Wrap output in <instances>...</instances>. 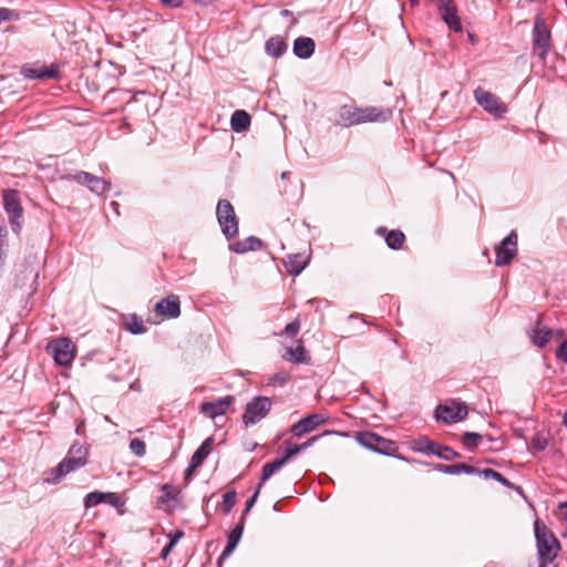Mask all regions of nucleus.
<instances>
[{"label": "nucleus", "instance_id": "obj_1", "mask_svg": "<svg viewBox=\"0 0 567 567\" xmlns=\"http://www.w3.org/2000/svg\"><path fill=\"white\" fill-rule=\"evenodd\" d=\"M89 451L81 444H72L65 457L51 470L44 473L43 481L47 484H58L68 474L83 467L87 463Z\"/></svg>", "mask_w": 567, "mask_h": 567}, {"label": "nucleus", "instance_id": "obj_2", "mask_svg": "<svg viewBox=\"0 0 567 567\" xmlns=\"http://www.w3.org/2000/svg\"><path fill=\"white\" fill-rule=\"evenodd\" d=\"M538 567H555L554 561L560 551V544L554 533L540 519L534 522Z\"/></svg>", "mask_w": 567, "mask_h": 567}, {"label": "nucleus", "instance_id": "obj_3", "mask_svg": "<svg viewBox=\"0 0 567 567\" xmlns=\"http://www.w3.org/2000/svg\"><path fill=\"white\" fill-rule=\"evenodd\" d=\"M216 216L221 233L227 239H231L238 235V218L229 200H218Z\"/></svg>", "mask_w": 567, "mask_h": 567}, {"label": "nucleus", "instance_id": "obj_4", "mask_svg": "<svg viewBox=\"0 0 567 567\" xmlns=\"http://www.w3.org/2000/svg\"><path fill=\"white\" fill-rule=\"evenodd\" d=\"M3 207L9 216V223L13 233L19 234L23 221V208L19 193L14 189H6L2 194Z\"/></svg>", "mask_w": 567, "mask_h": 567}, {"label": "nucleus", "instance_id": "obj_5", "mask_svg": "<svg viewBox=\"0 0 567 567\" xmlns=\"http://www.w3.org/2000/svg\"><path fill=\"white\" fill-rule=\"evenodd\" d=\"M48 352L59 365L68 367L75 355V346L69 338H58L47 346Z\"/></svg>", "mask_w": 567, "mask_h": 567}, {"label": "nucleus", "instance_id": "obj_6", "mask_svg": "<svg viewBox=\"0 0 567 567\" xmlns=\"http://www.w3.org/2000/svg\"><path fill=\"white\" fill-rule=\"evenodd\" d=\"M550 50V31L542 17H537L533 28V51L545 61Z\"/></svg>", "mask_w": 567, "mask_h": 567}, {"label": "nucleus", "instance_id": "obj_7", "mask_svg": "<svg viewBox=\"0 0 567 567\" xmlns=\"http://www.w3.org/2000/svg\"><path fill=\"white\" fill-rule=\"evenodd\" d=\"M357 441L364 447L382 455H392L396 447L395 443L373 432L364 431L357 434Z\"/></svg>", "mask_w": 567, "mask_h": 567}, {"label": "nucleus", "instance_id": "obj_8", "mask_svg": "<svg viewBox=\"0 0 567 567\" xmlns=\"http://www.w3.org/2000/svg\"><path fill=\"white\" fill-rule=\"evenodd\" d=\"M468 409L464 402L452 400L445 404H440L435 409V419L445 424L456 423L467 416Z\"/></svg>", "mask_w": 567, "mask_h": 567}, {"label": "nucleus", "instance_id": "obj_9", "mask_svg": "<svg viewBox=\"0 0 567 567\" xmlns=\"http://www.w3.org/2000/svg\"><path fill=\"white\" fill-rule=\"evenodd\" d=\"M495 266L504 267L509 265L517 255V234L511 231L499 245L495 247Z\"/></svg>", "mask_w": 567, "mask_h": 567}, {"label": "nucleus", "instance_id": "obj_10", "mask_svg": "<svg viewBox=\"0 0 567 567\" xmlns=\"http://www.w3.org/2000/svg\"><path fill=\"white\" fill-rule=\"evenodd\" d=\"M474 97L478 105L495 117H502L506 112V105L495 94L477 87L474 91Z\"/></svg>", "mask_w": 567, "mask_h": 567}, {"label": "nucleus", "instance_id": "obj_11", "mask_svg": "<svg viewBox=\"0 0 567 567\" xmlns=\"http://www.w3.org/2000/svg\"><path fill=\"white\" fill-rule=\"evenodd\" d=\"M271 408V401L266 396H257L248 402L243 415V421L246 425L256 424L264 419Z\"/></svg>", "mask_w": 567, "mask_h": 567}, {"label": "nucleus", "instance_id": "obj_12", "mask_svg": "<svg viewBox=\"0 0 567 567\" xmlns=\"http://www.w3.org/2000/svg\"><path fill=\"white\" fill-rule=\"evenodd\" d=\"M443 21L451 30L462 32V23L457 14V7L454 0H434Z\"/></svg>", "mask_w": 567, "mask_h": 567}, {"label": "nucleus", "instance_id": "obj_13", "mask_svg": "<svg viewBox=\"0 0 567 567\" xmlns=\"http://www.w3.org/2000/svg\"><path fill=\"white\" fill-rule=\"evenodd\" d=\"M73 179L79 184L86 185L89 189L96 195H103L109 192L111 187V184L104 178L83 171L78 172L73 176Z\"/></svg>", "mask_w": 567, "mask_h": 567}, {"label": "nucleus", "instance_id": "obj_14", "mask_svg": "<svg viewBox=\"0 0 567 567\" xmlns=\"http://www.w3.org/2000/svg\"><path fill=\"white\" fill-rule=\"evenodd\" d=\"M327 420L328 417L323 414H311L292 424L290 431L295 436L300 437L324 424Z\"/></svg>", "mask_w": 567, "mask_h": 567}, {"label": "nucleus", "instance_id": "obj_15", "mask_svg": "<svg viewBox=\"0 0 567 567\" xmlns=\"http://www.w3.org/2000/svg\"><path fill=\"white\" fill-rule=\"evenodd\" d=\"M359 124L385 122L392 116L390 109H382L377 106L358 107Z\"/></svg>", "mask_w": 567, "mask_h": 567}, {"label": "nucleus", "instance_id": "obj_16", "mask_svg": "<svg viewBox=\"0 0 567 567\" xmlns=\"http://www.w3.org/2000/svg\"><path fill=\"white\" fill-rule=\"evenodd\" d=\"M155 312L164 318L175 319L181 315L179 299L175 295H169L161 299L155 306Z\"/></svg>", "mask_w": 567, "mask_h": 567}, {"label": "nucleus", "instance_id": "obj_17", "mask_svg": "<svg viewBox=\"0 0 567 567\" xmlns=\"http://www.w3.org/2000/svg\"><path fill=\"white\" fill-rule=\"evenodd\" d=\"M234 400L233 395H226L216 401L205 402L200 406V412L210 419H216L227 412Z\"/></svg>", "mask_w": 567, "mask_h": 567}, {"label": "nucleus", "instance_id": "obj_18", "mask_svg": "<svg viewBox=\"0 0 567 567\" xmlns=\"http://www.w3.org/2000/svg\"><path fill=\"white\" fill-rule=\"evenodd\" d=\"M420 451L423 453H430L434 454L437 457L445 460V461H453L457 457H460V453L454 451L453 449L441 445L434 441L425 440L423 443H421Z\"/></svg>", "mask_w": 567, "mask_h": 567}, {"label": "nucleus", "instance_id": "obj_19", "mask_svg": "<svg viewBox=\"0 0 567 567\" xmlns=\"http://www.w3.org/2000/svg\"><path fill=\"white\" fill-rule=\"evenodd\" d=\"M244 516L240 517L239 523L230 530L227 537V545L224 548L221 555L218 558V565H221V561L226 558H228L233 551L236 549L243 533H244Z\"/></svg>", "mask_w": 567, "mask_h": 567}, {"label": "nucleus", "instance_id": "obj_20", "mask_svg": "<svg viewBox=\"0 0 567 567\" xmlns=\"http://www.w3.org/2000/svg\"><path fill=\"white\" fill-rule=\"evenodd\" d=\"M357 112V106L348 104L340 106L337 113L336 124L343 127L359 125V117Z\"/></svg>", "mask_w": 567, "mask_h": 567}, {"label": "nucleus", "instance_id": "obj_21", "mask_svg": "<svg viewBox=\"0 0 567 567\" xmlns=\"http://www.w3.org/2000/svg\"><path fill=\"white\" fill-rule=\"evenodd\" d=\"M310 257L306 254H292L285 260V268L291 276H298L307 267Z\"/></svg>", "mask_w": 567, "mask_h": 567}, {"label": "nucleus", "instance_id": "obj_22", "mask_svg": "<svg viewBox=\"0 0 567 567\" xmlns=\"http://www.w3.org/2000/svg\"><path fill=\"white\" fill-rule=\"evenodd\" d=\"M213 442H214V439L208 437L195 451V453L193 454V456L190 458V463H189L188 467L186 468V472H185L186 475L190 474L194 470H196L197 467H199L203 464L205 458L210 453V447H212Z\"/></svg>", "mask_w": 567, "mask_h": 567}, {"label": "nucleus", "instance_id": "obj_23", "mask_svg": "<svg viewBox=\"0 0 567 567\" xmlns=\"http://www.w3.org/2000/svg\"><path fill=\"white\" fill-rule=\"evenodd\" d=\"M315 41L308 37H299L293 42V53L299 59H309L315 52Z\"/></svg>", "mask_w": 567, "mask_h": 567}, {"label": "nucleus", "instance_id": "obj_24", "mask_svg": "<svg viewBox=\"0 0 567 567\" xmlns=\"http://www.w3.org/2000/svg\"><path fill=\"white\" fill-rule=\"evenodd\" d=\"M264 243L261 239L255 236H249L244 240H238L229 246L230 250L236 254H246L248 251H254L261 249Z\"/></svg>", "mask_w": 567, "mask_h": 567}, {"label": "nucleus", "instance_id": "obj_25", "mask_svg": "<svg viewBox=\"0 0 567 567\" xmlns=\"http://www.w3.org/2000/svg\"><path fill=\"white\" fill-rule=\"evenodd\" d=\"M553 330L542 326L540 321L537 322L535 329L529 333L533 344L538 348H544L549 342Z\"/></svg>", "mask_w": 567, "mask_h": 567}, {"label": "nucleus", "instance_id": "obj_26", "mask_svg": "<svg viewBox=\"0 0 567 567\" xmlns=\"http://www.w3.org/2000/svg\"><path fill=\"white\" fill-rule=\"evenodd\" d=\"M287 42L280 35L269 38L265 44V51L272 58H280L287 51Z\"/></svg>", "mask_w": 567, "mask_h": 567}, {"label": "nucleus", "instance_id": "obj_27", "mask_svg": "<svg viewBox=\"0 0 567 567\" xmlns=\"http://www.w3.org/2000/svg\"><path fill=\"white\" fill-rule=\"evenodd\" d=\"M379 235H385V243L391 249H400L405 240V235L401 230L386 231L385 227H379L377 229Z\"/></svg>", "mask_w": 567, "mask_h": 567}, {"label": "nucleus", "instance_id": "obj_28", "mask_svg": "<svg viewBox=\"0 0 567 567\" xmlns=\"http://www.w3.org/2000/svg\"><path fill=\"white\" fill-rule=\"evenodd\" d=\"M22 73L27 79H54L58 76V70L53 66H42L39 69L32 66H23Z\"/></svg>", "mask_w": 567, "mask_h": 567}, {"label": "nucleus", "instance_id": "obj_29", "mask_svg": "<svg viewBox=\"0 0 567 567\" xmlns=\"http://www.w3.org/2000/svg\"><path fill=\"white\" fill-rule=\"evenodd\" d=\"M250 126V115L244 111L238 110L235 111L230 118V127L234 132L241 133L249 128Z\"/></svg>", "mask_w": 567, "mask_h": 567}, {"label": "nucleus", "instance_id": "obj_30", "mask_svg": "<svg viewBox=\"0 0 567 567\" xmlns=\"http://www.w3.org/2000/svg\"><path fill=\"white\" fill-rule=\"evenodd\" d=\"M436 470L439 472H442L444 474H450V475H457L461 473H465V474H478L480 473L478 468H476L472 465L463 464V463L452 464V465L439 464L436 466Z\"/></svg>", "mask_w": 567, "mask_h": 567}, {"label": "nucleus", "instance_id": "obj_31", "mask_svg": "<svg viewBox=\"0 0 567 567\" xmlns=\"http://www.w3.org/2000/svg\"><path fill=\"white\" fill-rule=\"evenodd\" d=\"M282 359L292 362V363H308L309 357L307 354V351L305 347L299 343L296 348H288L286 349L285 353L282 354Z\"/></svg>", "mask_w": 567, "mask_h": 567}, {"label": "nucleus", "instance_id": "obj_32", "mask_svg": "<svg viewBox=\"0 0 567 567\" xmlns=\"http://www.w3.org/2000/svg\"><path fill=\"white\" fill-rule=\"evenodd\" d=\"M124 327L127 331L133 334H141L146 332V327L144 326L143 320L136 315H128L124 317Z\"/></svg>", "mask_w": 567, "mask_h": 567}, {"label": "nucleus", "instance_id": "obj_33", "mask_svg": "<svg viewBox=\"0 0 567 567\" xmlns=\"http://www.w3.org/2000/svg\"><path fill=\"white\" fill-rule=\"evenodd\" d=\"M285 465V462L279 457L264 465L260 483L264 484L268 481L278 470H280Z\"/></svg>", "mask_w": 567, "mask_h": 567}, {"label": "nucleus", "instance_id": "obj_34", "mask_svg": "<svg viewBox=\"0 0 567 567\" xmlns=\"http://www.w3.org/2000/svg\"><path fill=\"white\" fill-rule=\"evenodd\" d=\"M106 498H114V496L112 495V493H102L97 491L91 492L85 496L84 505L85 507L96 506L101 503H104Z\"/></svg>", "mask_w": 567, "mask_h": 567}, {"label": "nucleus", "instance_id": "obj_35", "mask_svg": "<svg viewBox=\"0 0 567 567\" xmlns=\"http://www.w3.org/2000/svg\"><path fill=\"white\" fill-rule=\"evenodd\" d=\"M480 475L484 476L486 480L488 478H493L497 482H499L502 485L508 487V488H513L514 487V484L511 483L507 478H505L501 473L492 470V468H484V470H480Z\"/></svg>", "mask_w": 567, "mask_h": 567}, {"label": "nucleus", "instance_id": "obj_36", "mask_svg": "<svg viewBox=\"0 0 567 567\" xmlns=\"http://www.w3.org/2000/svg\"><path fill=\"white\" fill-rule=\"evenodd\" d=\"M483 436L475 432H464L462 435V443L463 445L468 449L473 450L478 446L481 443Z\"/></svg>", "mask_w": 567, "mask_h": 567}, {"label": "nucleus", "instance_id": "obj_37", "mask_svg": "<svg viewBox=\"0 0 567 567\" xmlns=\"http://www.w3.org/2000/svg\"><path fill=\"white\" fill-rule=\"evenodd\" d=\"M236 491L231 489L223 495L221 511L225 515L229 514L236 504Z\"/></svg>", "mask_w": 567, "mask_h": 567}, {"label": "nucleus", "instance_id": "obj_38", "mask_svg": "<svg viewBox=\"0 0 567 567\" xmlns=\"http://www.w3.org/2000/svg\"><path fill=\"white\" fill-rule=\"evenodd\" d=\"M130 450L135 456L142 457L146 453L145 442L138 437H134L130 442Z\"/></svg>", "mask_w": 567, "mask_h": 567}, {"label": "nucleus", "instance_id": "obj_39", "mask_svg": "<svg viewBox=\"0 0 567 567\" xmlns=\"http://www.w3.org/2000/svg\"><path fill=\"white\" fill-rule=\"evenodd\" d=\"M548 445V439L543 433H536L532 439V446L534 450L540 452L544 451Z\"/></svg>", "mask_w": 567, "mask_h": 567}, {"label": "nucleus", "instance_id": "obj_40", "mask_svg": "<svg viewBox=\"0 0 567 567\" xmlns=\"http://www.w3.org/2000/svg\"><path fill=\"white\" fill-rule=\"evenodd\" d=\"M290 379L289 373L280 371L269 377L268 383L271 385H285Z\"/></svg>", "mask_w": 567, "mask_h": 567}, {"label": "nucleus", "instance_id": "obj_41", "mask_svg": "<svg viewBox=\"0 0 567 567\" xmlns=\"http://www.w3.org/2000/svg\"><path fill=\"white\" fill-rule=\"evenodd\" d=\"M20 19V14L8 8H0V24L6 21H17Z\"/></svg>", "mask_w": 567, "mask_h": 567}, {"label": "nucleus", "instance_id": "obj_42", "mask_svg": "<svg viewBox=\"0 0 567 567\" xmlns=\"http://www.w3.org/2000/svg\"><path fill=\"white\" fill-rule=\"evenodd\" d=\"M173 499V487L169 484H164L161 488V495L158 497L159 503H168Z\"/></svg>", "mask_w": 567, "mask_h": 567}, {"label": "nucleus", "instance_id": "obj_43", "mask_svg": "<svg viewBox=\"0 0 567 567\" xmlns=\"http://www.w3.org/2000/svg\"><path fill=\"white\" fill-rule=\"evenodd\" d=\"M300 452L301 447L299 446V444H291L286 449L285 454L280 458L286 464L291 457L299 454Z\"/></svg>", "mask_w": 567, "mask_h": 567}, {"label": "nucleus", "instance_id": "obj_44", "mask_svg": "<svg viewBox=\"0 0 567 567\" xmlns=\"http://www.w3.org/2000/svg\"><path fill=\"white\" fill-rule=\"evenodd\" d=\"M260 489H261V484H259L257 486V489L255 491V493L247 499L245 511H244V513L241 515V516H244V519L246 518V515L249 513V511L255 505V503H256V501L258 498V495L260 493Z\"/></svg>", "mask_w": 567, "mask_h": 567}, {"label": "nucleus", "instance_id": "obj_45", "mask_svg": "<svg viewBox=\"0 0 567 567\" xmlns=\"http://www.w3.org/2000/svg\"><path fill=\"white\" fill-rule=\"evenodd\" d=\"M300 330V321L298 319L289 322L285 327V333L289 337H295Z\"/></svg>", "mask_w": 567, "mask_h": 567}, {"label": "nucleus", "instance_id": "obj_46", "mask_svg": "<svg viewBox=\"0 0 567 567\" xmlns=\"http://www.w3.org/2000/svg\"><path fill=\"white\" fill-rule=\"evenodd\" d=\"M556 358L567 364V339L556 349Z\"/></svg>", "mask_w": 567, "mask_h": 567}, {"label": "nucleus", "instance_id": "obj_47", "mask_svg": "<svg viewBox=\"0 0 567 567\" xmlns=\"http://www.w3.org/2000/svg\"><path fill=\"white\" fill-rule=\"evenodd\" d=\"M7 230L6 227L0 224V265L3 264L4 260V247H6V238Z\"/></svg>", "mask_w": 567, "mask_h": 567}, {"label": "nucleus", "instance_id": "obj_48", "mask_svg": "<svg viewBox=\"0 0 567 567\" xmlns=\"http://www.w3.org/2000/svg\"><path fill=\"white\" fill-rule=\"evenodd\" d=\"M184 536V532L181 529L173 530L168 534L169 542L168 544L175 546L179 539Z\"/></svg>", "mask_w": 567, "mask_h": 567}, {"label": "nucleus", "instance_id": "obj_49", "mask_svg": "<svg viewBox=\"0 0 567 567\" xmlns=\"http://www.w3.org/2000/svg\"><path fill=\"white\" fill-rule=\"evenodd\" d=\"M112 495L114 496V498H106V501H104V502L109 503L115 507L121 506L123 503H122L120 496L116 493H112Z\"/></svg>", "mask_w": 567, "mask_h": 567}, {"label": "nucleus", "instance_id": "obj_50", "mask_svg": "<svg viewBox=\"0 0 567 567\" xmlns=\"http://www.w3.org/2000/svg\"><path fill=\"white\" fill-rule=\"evenodd\" d=\"M175 546L171 545V544H166L165 547L162 549V553H161V557L163 559H166L167 556L171 554V551L173 550Z\"/></svg>", "mask_w": 567, "mask_h": 567}, {"label": "nucleus", "instance_id": "obj_51", "mask_svg": "<svg viewBox=\"0 0 567 567\" xmlns=\"http://www.w3.org/2000/svg\"><path fill=\"white\" fill-rule=\"evenodd\" d=\"M165 6L177 8L183 3V0H162Z\"/></svg>", "mask_w": 567, "mask_h": 567}, {"label": "nucleus", "instance_id": "obj_52", "mask_svg": "<svg viewBox=\"0 0 567 567\" xmlns=\"http://www.w3.org/2000/svg\"><path fill=\"white\" fill-rule=\"evenodd\" d=\"M317 440H318V436H312L307 442L299 444V446L301 447V451L310 447Z\"/></svg>", "mask_w": 567, "mask_h": 567}, {"label": "nucleus", "instance_id": "obj_53", "mask_svg": "<svg viewBox=\"0 0 567 567\" xmlns=\"http://www.w3.org/2000/svg\"><path fill=\"white\" fill-rule=\"evenodd\" d=\"M563 424L567 429V410L565 411V413L563 415Z\"/></svg>", "mask_w": 567, "mask_h": 567}, {"label": "nucleus", "instance_id": "obj_54", "mask_svg": "<svg viewBox=\"0 0 567 567\" xmlns=\"http://www.w3.org/2000/svg\"><path fill=\"white\" fill-rule=\"evenodd\" d=\"M409 2L411 3V6L415 7L419 4V0H409Z\"/></svg>", "mask_w": 567, "mask_h": 567}, {"label": "nucleus", "instance_id": "obj_55", "mask_svg": "<svg viewBox=\"0 0 567 567\" xmlns=\"http://www.w3.org/2000/svg\"><path fill=\"white\" fill-rule=\"evenodd\" d=\"M557 336H558V337H563V336H564V331H563V330H558V331H557Z\"/></svg>", "mask_w": 567, "mask_h": 567}, {"label": "nucleus", "instance_id": "obj_56", "mask_svg": "<svg viewBox=\"0 0 567 567\" xmlns=\"http://www.w3.org/2000/svg\"><path fill=\"white\" fill-rule=\"evenodd\" d=\"M288 174H289L288 172H284V173L281 174V177H282V178H287Z\"/></svg>", "mask_w": 567, "mask_h": 567}, {"label": "nucleus", "instance_id": "obj_57", "mask_svg": "<svg viewBox=\"0 0 567 567\" xmlns=\"http://www.w3.org/2000/svg\"><path fill=\"white\" fill-rule=\"evenodd\" d=\"M289 13H290V12H289V10H284V11H282V14H284V16H288Z\"/></svg>", "mask_w": 567, "mask_h": 567}]
</instances>
